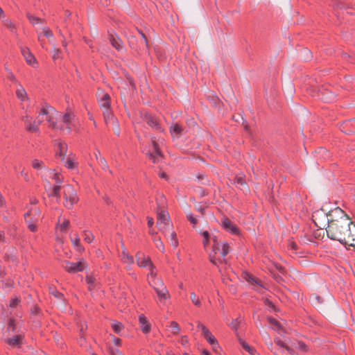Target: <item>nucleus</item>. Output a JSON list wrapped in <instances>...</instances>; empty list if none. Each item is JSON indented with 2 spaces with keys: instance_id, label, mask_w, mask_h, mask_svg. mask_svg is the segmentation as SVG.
<instances>
[{
  "instance_id": "1",
  "label": "nucleus",
  "mask_w": 355,
  "mask_h": 355,
  "mask_svg": "<svg viewBox=\"0 0 355 355\" xmlns=\"http://www.w3.org/2000/svg\"><path fill=\"white\" fill-rule=\"evenodd\" d=\"M326 232L330 239L345 246L355 247V224L340 207L330 210V222Z\"/></svg>"
},
{
  "instance_id": "2",
  "label": "nucleus",
  "mask_w": 355,
  "mask_h": 355,
  "mask_svg": "<svg viewBox=\"0 0 355 355\" xmlns=\"http://www.w3.org/2000/svg\"><path fill=\"white\" fill-rule=\"evenodd\" d=\"M46 116V120L49 123V127L53 130H64L62 125H59L55 119L57 118L58 112L52 106L44 104L39 112L38 118L42 116Z\"/></svg>"
},
{
  "instance_id": "3",
  "label": "nucleus",
  "mask_w": 355,
  "mask_h": 355,
  "mask_svg": "<svg viewBox=\"0 0 355 355\" xmlns=\"http://www.w3.org/2000/svg\"><path fill=\"white\" fill-rule=\"evenodd\" d=\"M312 219L315 225L320 228L324 229L329 225L330 222V211L327 213L324 209H319L313 212Z\"/></svg>"
},
{
  "instance_id": "4",
  "label": "nucleus",
  "mask_w": 355,
  "mask_h": 355,
  "mask_svg": "<svg viewBox=\"0 0 355 355\" xmlns=\"http://www.w3.org/2000/svg\"><path fill=\"white\" fill-rule=\"evenodd\" d=\"M64 198L65 200L64 206L67 209H71L78 200L76 190L69 184L64 187Z\"/></svg>"
},
{
  "instance_id": "5",
  "label": "nucleus",
  "mask_w": 355,
  "mask_h": 355,
  "mask_svg": "<svg viewBox=\"0 0 355 355\" xmlns=\"http://www.w3.org/2000/svg\"><path fill=\"white\" fill-rule=\"evenodd\" d=\"M157 225L160 231H162L165 235H167V231L172 227V224L169 221V215L168 212L164 210L157 212Z\"/></svg>"
},
{
  "instance_id": "6",
  "label": "nucleus",
  "mask_w": 355,
  "mask_h": 355,
  "mask_svg": "<svg viewBox=\"0 0 355 355\" xmlns=\"http://www.w3.org/2000/svg\"><path fill=\"white\" fill-rule=\"evenodd\" d=\"M153 152H149L147 155L153 160L154 163L158 162L162 157V153L159 150V139H157L155 137H150Z\"/></svg>"
},
{
  "instance_id": "7",
  "label": "nucleus",
  "mask_w": 355,
  "mask_h": 355,
  "mask_svg": "<svg viewBox=\"0 0 355 355\" xmlns=\"http://www.w3.org/2000/svg\"><path fill=\"white\" fill-rule=\"evenodd\" d=\"M11 334L10 336H7V338H5V342L12 348H20L24 343V335L22 333Z\"/></svg>"
},
{
  "instance_id": "8",
  "label": "nucleus",
  "mask_w": 355,
  "mask_h": 355,
  "mask_svg": "<svg viewBox=\"0 0 355 355\" xmlns=\"http://www.w3.org/2000/svg\"><path fill=\"white\" fill-rule=\"evenodd\" d=\"M86 262L83 259H81L77 263L66 261L64 268L68 272L75 273L83 271L86 268Z\"/></svg>"
},
{
  "instance_id": "9",
  "label": "nucleus",
  "mask_w": 355,
  "mask_h": 355,
  "mask_svg": "<svg viewBox=\"0 0 355 355\" xmlns=\"http://www.w3.org/2000/svg\"><path fill=\"white\" fill-rule=\"evenodd\" d=\"M144 120L152 128H154L160 132L164 131V129L160 125L157 117L149 114H146L144 116Z\"/></svg>"
},
{
  "instance_id": "10",
  "label": "nucleus",
  "mask_w": 355,
  "mask_h": 355,
  "mask_svg": "<svg viewBox=\"0 0 355 355\" xmlns=\"http://www.w3.org/2000/svg\"><path fill=\"white\" fill-rule=\"evenodd\" d=\"M136 261L139 267L146 268L148 267V269H153L155 268L154 265L151 262L150 258L148 257H146L144 254L141 252H138L136 254Z\"/></svg>"
},
{
  "instance_id": "11",
  "label": "nucleus",
  "mask_w": 355,
  "mask_h": 355,
  "mask_svg": "<svg viewBox=\"0 0 355 355\" xmlns=\"http://www.w3.org/2000/svg\"><path fill=\"white\" fill-rule=\"evenodd\" d=\"M97 97L98 100L99 106L105 110L110 108V95L107 93H105L103 91H99L97 93Z\"/></svg>"
},
{
  "instance_id": "12",
  "label": "nucleus",
  "mask_w": 355,
  "mask_h": 355,
  "mask_svg": "<svg viewBox=\"0 0 355 355\" xmlns=\"http://www.w3.org/2000/svg\"><path fill=\"white\" fill-rule=\"evenodd\" d=\"M221 225L223 227L227 232H230L232 234H239V229L230 220L227 218H223L221 219Z\"/></svg>"
},
{
  "instance_id": "13",
  "label": "nucleus",
  "mask_w": 355,
  "mask_h": 355,
  "mask_svg": "<svg viewBox=\"0 0 355 355\" xmlns=\"http://www.w3.org/2000/svg\"><path fill=\"white\" fill-rule=\"evenodd\" d=\"M155 291L161 303L164 304L166 300L170 297V294L166 287L157 288L156 286Z\"/></svg>"
},
{
  "instance_id": "14",
  "label": "nucleus",
  "mask_w": 355,
  "mask_h": 355,
  "mask_svg": "<svg viewBox=\"0 0 355 355\" xmlns=\"http://www.w3.org/2000/svg\"><path fill=\"white\" fill-rule=\"evenodd\" d=\"M203 336L208 343L213 346L214 350L218 347L217 340L207 328H204L202 331Z\"/></svg>"
},
{
  "instance_id": "15",
  "label": "nucleus",
  "mask_w": 355,
  "mask_h": 355,
  "mask_svg": "<svg viewBox=\"0 0 355 355\" xmlns=\"http://www.w3.org/2000/svg\"><path fill=\"white\" fill-rule=\"evenodd\" d=\"M170 132L173 138L178 139L184 133V128L180 124L173 123L170 127Z\"/></svg>"
},
{
  "instance_id": "16",
  "label": "nucleus",
  "mask_w": 355,
  "mask_h": 355,
  "mask_svg": "<svg viewBox=\"0 0 355 355\" xmlns=\"http://www.w3.org/2000/svg\"><path fill=\"white\" fill-rule=\"evenodd\" d=\"M139 322L140 324L141 329L144 334H148L150 332L151 329V325L149 323L148 320H147L146 317L141 314L139 316Z\"/></svg>"
},
{
  "instance_id": "17",
  "label": "nucleus",
  "mask_w": 355,
  "mask_h": 355,
  "mask_svg": "<svg viewBox=\"0 0 355 355\" xmlns=\"http://www.w3.org/2000/svg\"><path fill=\"white\" fill-rule=\"evenodd\" d=\"M21 51L28 64L33 66L37 63L34 55L31 53L28 48H21Z\"/></svg>"
},
{
  "instance_id": "18",
  "label": "nucleus",
  "mask_w": 355,
  "mask_h": 355,
  "mask_svg": "<svg viewBox=\"0 0 355 355\" xmlns=\"http://www.w3.org/2000/svg\"><path fill=\"white\" fill-rule=\"evenodd\" d=\"M74 118V115L70 112H66L63 116L62 119V121L63 123L66 124V130L68 132H71V124L72 122L73 119Z\"/></svg>"
},
{
  "instance_id": "19",
  "label": "nucleus",
  "mask_w": 355,
  "mask_h": 355,
  "mask_svg": "<svg viewBox=\"0 0 355 355\" xmlns=\"http://www.w3.org/2000/svg\"><path fill=\"white\" fill-rule=\"evenodd\" d=\"M242 277L247 282L254 286L255 289H258L259 287L261 286L258 279H257L248 273H243Z\"/></svg>"
},
{
  "instance_id": "20",
  "label": "nucleus",
  "mask_w": 355,
  "mask_h": 355,
  "mask_svg": "<svg viewBox=\"0 0 355 355\" xmlns=\"http://www.w3.org/2000/svg\"><path fill=\"white\" fill-rule=\"evenodd\" d=\"M67 152V146L65 143L59 142L58 143V150L56 155L59 157L62 161L64 160L66 154Z\"/></svg>"
},
{
  "instance_id": "21",
  "label": "nucleus",
  "mask_w": 355,
  "mask_h": 355,
  "mask_svg": "<svg viewBox=\"0 0 355 355\" xmlns=\"http://www.w3.org/2000/svg\"><path fill=\"white\" fill-rule=\"evenodd\" d=\"M105 122L107 124H114L116 119H114L110 108L103 110V112Z\"/></svg>"
},
{
  "instance_id": "22",
  "label": "nucleus",
  "mask_w": 355,
  "mask_h": 355,
  "mask_svg": "<svg viewBox=\"0 0 355 355\" xmlns=\"http://www.w3.org/2000/svg\"><path fill=\"white\" fill-rule=\"evenodd\" d=\"M16 95L19 100L23 101L29 99L25 89L21 85H19L17 88Z\"/></svg>"
},
{
  "instance_id": "23",
  "label": "nucleus",
  "mask_w": 355,
  "mask_h": 355,
  "mask_svg": "<svg viewBox=\"0 0 355 355\" xmlns=\"http://www.w3.org/2000/svg\"><path fill=\"white\" fill-rule=\"evenodd\" d=\"M169 240L170 243L173 247H177L178 245V241L176 236V234L171 229L167 231V235H165Z\"/></svg>"
},
{
  "instance_id": "24",
  "label": "nucleus",
  "mask_w": 355,
  "mask_h": 355,
  "mask_svg": "<svg viewBox=\"0 0 355 355\" xmlns=\"http://www.w3.org/2000/svg\"><path fill=\"white\" fill-rule=\"evenodd\" d=\"M275 343L279 347L284 348V349H286L290 354H294V350L291 347V345H288V344L284 343L282 340H281L278 338L275 339ZM289 344H291V342L289 343Z\"/></svg>"
},
{
  "instance_id": "25",
  "label": "nucleus",
  "mask_w": 355,
  "mask_h": 355,
  "mask_svg": "<svg viewBox=\"0 0 355 355\" xmlns=\"http://www.w3.org/2000/svg\"><path fill=\"white\" fill-rule=\"evenodd\" d=\"M45 36L48 38H51L53 37V33H52V31L49 28H44L42 29V33H40L39 35H38V40L41 42V45L43 48H44V44H43V41L42 40V36Z\"/></svg>"
},
{
  "instance_id": "26",
  "label": "nucleus",
  "mask_w": 355,
  "mask_h": 355,
  "mask_svg": "<svg viewBox=\"0 0 355 355\" xmlns=\"http://www.w3.org/2000/svg\"><path fill=\"white\" fill-rule=\"evenodd\" d=\"M220 250H216L217 252H219L222 256L223 258H225L226 255L230 252V247L229 244L226 242L220 243Z\"/></svg>"
},
{
  "instance_id": "27",
  "label": "nucleus",
  "mask_w": 355,
  "mask_h": 355,
  "mask_svg": "<svg viewBox=\"0 0 355 355\" xmlns=\"http://www.w3.org/2000/svg\"><path fill=\"white\" fill-rule=\"evenodd\" d=\"M291 347L294 349V348H297L302 352H306L308 350V347L301 341L297 342H291Z\"/></svg>"
},
{
  "instance_id": "28",
  "label": "nucleus",
  "mask_w": 355,
  "mask_h": 355,
  "mask_svg": "<svg viewBox=\"0 0 355 355\" xmlns=\"http://www.w3.org/2000/svg\"><path fill=\"white\" fill-rule=\"evenodd\" d=\"M110 41L112 45L116 49H120L122 47L121 42L117 36L110 35Z\"/></svg>"
},
{
  "instance_id": "29",
  "label": "nucleus",
  "mask_w": 355,
  "mask_h": 355,
  "mask_svg": "<svg viewBox=\"0 0 355 355\" xmlns=\"http://www.w3.org/2000/svg\"><path fill=\"white\" fill-rule=\"evenodd\" d=\"M71 241L73 245L77 248L79 252L84 250V248L81 246L80 243V239L78 234H74L73 236L71 237Z\"/></svg>"
},
{
  "instance_id": "30",
  "label": "nucleus",
  "mask_w": 355,
  "mask_h": 355,
  "mask_svg": "<svg viewBox=\"0 0 355 355\" xmlns=\"http://www.w3.org/2000/svg\"><path fill=\"white\" fill-rule=\"evenodd\" d=\"M202 236L203 237L202 244L205 248H206L209 244V241L211 239V235L208 231H202L200 232Z\"/></svg>"
},
{
  "instance_id": "31",
  "label": "nucleus",
  "mask_w": 355,
  "mask_h": 355,
  "mask_svg": "<svg viewBox=\"0 0 355 355\" xmlns=\"http://www.w3.org/2000/svg\"><path fill=\"white\" fill-rule=\"evenodd\" d=\"M121 260L128 264H132L134 262V258L132 256L129 255L125 250H123L121 254Z\"/></svg>"
},
{
  "instance_id": "32",
  "label": "nucleus",
  "mask_w": 355,
  "mask_h": 355,
  "mask_svg": "<svg viewBox=\"0 0 355 355\" xmlns=\"http://www.w3.org/2000/svg\"><path fill=\"white\" fill-rule=\"evenodd\" d=\"M26 129L28 132H38L40 131V128L38 125L36 123V121L33 122H28L27 125H26Z\"/></svg>"
},
{
  "instance_id": "33",
  "label": "nucleus",
  "mask_w": 355,
  "mask_h": 355,
  "mask_svg": "<svg viewBox=\"0 0 355 355\" xmlns=\"http://www.w3.org/2000/svg\"><path fill=\"white\" fill-rule=\"evenodd\" d=\"M16 329H17V326L15 323V320L10 319L8 324V327H7V330H6V332L8 333L7 336H10L11 334H12V333H15Z\"/></svg>"
},
{
  "instance_id": "34",
  "label": "nucleus",
  "mask_w": 355,
  "mask_h": 355,
  "mask_svg": "<svg viewBox=\"0 0 355 355\" xmlns=\"http://www.w3.org/2000/svg\"><path fill=\"white\" fill-rule=\"evenodd\" d=\"M190 298L192 302V303L200 307L201 306V301L199 297L196 295V294L194 292H191L190 295Z\"/></svg>"
},
{
  "instance_id": "35",
  "label": "nucleus",
  "mask_w": 355,
  "mask_h": 355,
  "mask_svg": "<svg viewBox=\"0 0 355 355\" xmlns=\"http://www.w3.org/2000/svg\"><path fill=\"white\" fill-rule=\"evenodd\" d=\"M239 343L245 350L248 352L250 354H254L255 352V349L254 348L250 347L248 343L241 338H239Z\"/></svg>"
},
{
  "instance_id": "36",
  "label": "nucleus",
  "mask_w": 355,
  "mask_h": 355,
  "mask_svg": "<svg viewBox=\"0 0 355 355\" xmlns=\"http://www.w3.org/2000/svg\"><path fill=\"white\" fill-rule=\"evenodd\" d=\"M83 237L84 241L88 243H92L94 238L93 234L91 232L87 230L83 232Z\"/></svg>"
},
{
  "instance_id": "37",
  "label": "nucleus",
  "mask_w": 355,
  "mask_h": 355,
  "mask_svg": "<svg viewBox=\"0 0 355 355\" xmlns=\"http://www.w3.org/2000/svg\"><path fill=\"white\" fill-rule=\"evenodd\" d=\"M152 284V286L153 287L154 290H155V287L157 288H162V287H166L162 282V279H154L150 282Z\"/></svg>"
},
{
  "instance_id": "38",
  "label": "nucleus",
  "mask_w": 355,
  "mask_h": 355,
  "mask_svg": "<svg viewBox=\"0 0 355 355\" xmlns=\"http://www.w3.org/2000/svg\"><path fill=\"white\" fill-rule=\"evenodd\" d=\"M49 293L51 295H53L55 298L62 299L63 295L61 293H60L55 288L50 287Z\"/></svg>"
},
{
  "instance_id": "39",
  "label": "nucleus",
  "mask_w": 355,
  "mask_h": 355,
  "mask_svg": "<svg viewBox=\"0 0 355 355\" xmlns=\"http://www.w3.org/2000/svg\"><path fill=\"white\" fill-rule=\"evenodd\" d=\"M211 239L213 240L214 245H213V252L214 254L216 253V250H220V243L218 242L216 236H211Z\"/></svg>"
},
{
  "instance_id": "40",
  "label": "nucleus",
  "mask_w": 355,
  "mask_h": 355,
  "mask_svg": "<svg viewBox=\"0 0 355 355\" xmlns=\"http://www.w3.org/2000/svg\"><path fill=\"white\" fill-rule=\"evenodd\" d=\"M77 165L78 164L74 162L70 157H69L65 162V166L69 169L75 168Z\"/></svg>"
},
{
  "instance_id": "41",
  "label": "nucleus",
  "mask_w": 355,
  "mask_h": 355,
  "mask_svg": "<svg viewBox=\"0 0 355 355\" xmlns=\"http://www.w3.org/2000/svg\"><path fill=\"white\" fill-rule=\"evenodd\" d=\"M112 327L113 330L114 331V332H116V334H119L121 331V330L122 329L123 325L121 323H120L119 322H113L112 323Z\"/></svg>"
},
{
  "instance_id": "42",
  "label": "nucleus",
  "mask_w": 355,
  "mask_h": 355,
  "mask_svg": "<svg viewBox=\"0 0 355 355\" xmlns=\"http://www.w3.org/2000/svg\"><path fill=\"white\" fill-rule=\"evenodd\" d=\"M268 322L274 329L278 330L280 329V324L275 318H269Z\"/></svg>"
},
{
  "instance_id": "43",
  "label": "nucleus",
  "mask_w": 355,
  "mask_h": 355,
  "mask_svg": "<svg viewBox=\"0 0 355 355\" xmlns=\"http://www.w3.org/2000/svg\"><path fill=\"white\" fill-rule=\"evenodd\" d=\"M26 15H27V17L29 19V21L33 25L38 24L41 21V19L39 17L34 16V15L30 14L29 12H28Z\"/></svg>"
},
{
  "instance_id": "44",
  "label": "nucleus",
  "mask_w": 355,
  "mask_h": 355,
  "mask_svg": "<svg viewBox=\"0 0 355 355\" xmlns=\"http://www.w3.org/2000/svg\"><path fill=\"white\" fill-rule=\"evenodd\" d=\"M173 334L177 335L180 331V327L176 322L172 321L170 324Z\"/></svg>"
},
{
  "instance_id": "45",
  "label": "nucleus",
  "mask_w": 355,
  "mask_h": 355,
  "mask_svg": "<svg viewBox=\"0 0 355 355\" xmlns=\"http://www.w3.org/2000/svg\"><path fill=\"white\" fill-rule=\"evenodd\" d=\"M60 185H58V184H55L53 188V190L51 193V196H56L58 198H59L60 196Z\"/></svg>"
},
{
  "instance_id": "46",
  "label": "nucleus",
  "mask_w": 355,
  "mask_h": 355,
  "mask_svg": "<svg viewBox=\"0 0 355 355\" xmlns=\"http://www.w3.org/2000/svg\"><path fill=\"white\" fill-rule=\"evenodd\" d=\"M3 22L4 24V25L8 28H9L10 31H13L14 29H15V25L11 21V20L10 19H3Z\"/></svg>"
},
{
  "instance_id": "47",
  "label": "nucleus",
  "mask_w": 355,
  "mask_h": 355,
  "mask_svg": "<svg viewBox=\"0 0 355 355\" xmlns=\"http://www.w3.org/2000/svg\"><path fill=\"white\" fill-rule=\"evenodd\" d=\"M235 183L237 185H240V186L244 187L245 189H247L246 183H245V182L244 181V180L243 179L242 177H236L235 178Z\"/></svg>"
},
{
  "instance_id": "48",
  "label": "nucleus",
  "mask_w": 355,
  "mask_h": 355,
  "mask_svg": "<svg viewBox=\"0 0 355 355\" xmlns=\"http://www.w3.org/2000/svg\"><path fill=\"white\" fill-rule=\"evenodd\" d=\"M19 303L20 300L18 297H15L10 300L9 306L10 308H17Z\"/></svg>"
},
{
  "instance_id": "49",
  "label": "nucleus",
  "mask_w": 355,
  "mask_h": 355,
  "mask_svg": "<svg viewBox=\"0 0 355 355\" xmlns=\"http://www.w3.org/2000/svg\"><path fill=\"white\" fill-rule=\"evenodd\" d=\"M31 216V213L30 212H28L26 214H25L24 215V217H25V220H26V223L28 225L29 223H34L36 222V220H37V218H31L30 219H28L29 216Z\"/></svg>"
},
{
  "instance_id": "50",
  "label": "nucleus",
  "mask_w": 355,
  "mask_h": 355,
  "mask_svg": "<svg viewBox=\"0 0 355 355\" xmlns=\"http://www.w3.org/2000/svg\"><path fill=\"white\" fill-rule=\"evenodd\" d=\"M69 226V220H64L63 223L60 225V229L61 231H65Z\"/></svg>"
},
{
  "instance_id": "51",
  "label": "nucleus",
  "mask_w": 355,
  "mask_h": 355,
  "mask_svg": "<svg viewBox=\"0 0 355 355\" xmlns=\"http://www.w3.org/2000/svg\"><path fill=\"white\" fill-rule=\"evenodd\" d=\"M42 162L38 159H34L32 163V166L34 168L40 169L42 168Z\"/></svg>"
},
{
  "instance_id": "52",
  "label": "nucleus",
  "mask_w": 355,
  "mask_h": 355,
  "mask_svg": "<svg viewBox=\"0 0 355 355\" xmlns=\"http://www.w3.org/2000/svg\"><path fill=\"white\" fill-rule=\"evenodd\" d=\"M100 164L103 170H105V171L109 170L108 165H107V162L105 158H103V157L100 158Z\"/></svg>"
},
{
  "instance_id": "53",
  "label": "nucleus",
  "mask_w": 355,
  "mask_h": 355,
  "mask_svg": "<svg viewBox=\"0 0 355 355\" xmlns=\"http://www.w3.org/2000/svg\"><path fill=\"white\" fill-rule=\"evenodd\" d=\"M87 283L89 284V288L92 289V286L94 284L95 282V278L92 276H87L86 277Z\"/></svg>"
},
{
  "instance_id": "54",
  "label": "nucleus",
  "mask_w": 355,
  "mask_h": 355,
  "mask_svg": "<svg viewBox=\"0 0 355 355\" xmlns=\"http://www.w3.org/2000/svg\"><path fill=\"white\" fill-rule=\"evenodd\" d=\"M263 338H264L267 345H268V347H272V344L271 343V340H270V338L269 337V335L267 333L265 332L263 334Z\"/></svg>"
},
{
  "instance_id": "55",
  "label": "nucleus",
  "mask_w": 355,
  "mask_h": 355,
  "mask_svg": "<svg viewBox=\"0 0 355 355\" xmlns=\"http://www.w3.org/2000/svg\"><path fill=\"white\" fill-rule=\"evenodd\" d=\"M54 180H55V184L60 185L62 182V178H60V174L57 173L54 174Z\"/></svg>"
},
{
  "instance_id": "56",
  "label": "nucleus",
  "mask_w": 355,
  "mask_h": 355,
  "mask_svg": "<svg viewBox=\"0 0 355 355\" xmlns=\"http://www.w3.org/2000/svg\"><path fill=\"white\" fill-rule=\"evenodd\" d=\"M60 51L59 49L54 48L53 51V59L56 60L60 57Z\"/></svg>"
},
{
  "instance_id": "57",
  "label": "nucleus",
  "mask_w": 355,
  "mask_h": 355,
  "mask_svg": "<svg viewBox=\"0 0 355 355\" xmlns=\"http://www.w3.org/2000/svg\"><path fill=\"white\" fill-rule=\"evenodd\" d=\"M156 245H157V248L161 250L162 252H164V244L162 242V241L160 239H158L156 242Z\"/></svg>"
},
{
  "instance_id": "58",
  "label": "nucleus",
  "mask_w": 355,
  "mask_h": 355,
  "mask_svg": "<svg viewBox=\"0 0 355 355\" xmlns=\"http://www.w3.org/2000/svg\"><path fill=\"white\" fill-rule=\"evenodd\" d=\"M187 218L193 225H195L197 222L196 219L191 214H187Z\"/></svg>"
},
{
  "instance_id": "59",
  "label": "nucleus",
  "mask_w": 355,
  "mask_h": 355,
  "mask_svg": "<svg viewBox=\"0 0 355 355\" xmlns=\"http://www.w3.org/2000/svg\"><path fill=\"white\" fill-rule=\"evenodd\" d=\"M111 355H123L119 349H110V351Z\"/></svg>"
},
{
  "instance_id": "60",
  "label": "nucleus",
  "mask_w": 355,
  "mask_h": 355,
  "mask_svg": "<svg viewBox=\"0 0 355 355\" xmlns=\"http://www.w3.org/2000/svg\"><path fill=\"white\" fill-rule=\"evenodd\" d=\"M29 230L32 232H35L37 230V227L34 223H29L28 225Z\"/></svg>"
},
{
  "instance_id": "61",
  "label": "nucleus",
  "mask_w": 355,
  "mask_h": 355,
  "mask_svg": "<svg viewBox=\"0 0 355 355\" xmlns=\"http://www.w3.org/2000/svg\"><path fill=\"white\" fill-rule=\"evenodd\" d=\"M180 343L182 345H186L188 343L187 337L185 336H183L180 338Z\"/></svg>"
},
{
  "instance_id": "62",
  "label": "nucleus",
  "mask_w": 355,
  "mask_h": 355,
  "mask_svg": "<svg viewBox=\"0 0 355 355\" xmlns=\"http://www.w3.org/2000/svg\"><path fill=\"white\" fill-rule=\"evenodd\" d=\"M209 261L212 263H214L215 265L216 264V257L214 254H209Z\"/></svg>"
},
{
  "instance_id": "63",
  "label": "nucleus",
  "mask_w": 355,
  "mask_h": 355,
  "mask_svg": "<svg viewBox=\"0 0 355 355\" xmlns=\"http://www.w3.org/2000/svg\"><path fill=\"white\" fill-rule=\"evenodd\" d=\"M154 224V220H153V218H150V217H148V225L150 228H151L153 227Z\"/></svg>"
},
{
  "instance_id": "64",
  "label": "nucleus",
  "mask_w": 355,
  "mask_h": 355,
  "mask_svg": "<svg viewBox=\"0 0 355 355\" xmlns=\"http://www.w3.org/2000/svg\"><path fill=\"white\" fill-rule=\"evenodd\" d=\"M31 212H33L34 214V216H39L40 214L39 209H37L36 207L34 208L31 211H30L31 214Z\"/></svg>"
}]
</instances>
